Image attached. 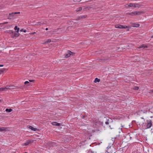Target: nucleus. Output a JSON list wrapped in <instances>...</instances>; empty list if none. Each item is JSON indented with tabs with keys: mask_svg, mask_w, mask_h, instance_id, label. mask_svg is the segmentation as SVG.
<instances>
[{
	"mask_svg": "<svg viewBox=\"0 0 153 153\" xmlns=\"http://www.w3.org/2000/svg\"><path fill=\"white\" fill-rule=\"evenodd\" d=\"M20 13V12H12L11 13H9L8 15L7 16V19L9 20H13L16 16L15 15V14Z\"/></svg>",
	"mask_w": 153,
	"mask_h": 153,
	"instance_id": "1",
	"label": "nucleus"
},
{
	"mask_svg": "<svg viewBox=\"0 0 153 153\" xmlns=\"http://www.w3.org/2000/svg\"><path fill=\"white\" fill-rule=\"evenodd\" d=\"M115 27L116 28H118L120 29L123 28H129V27L127 26H123L121 25H117L115 26Z\"/></svg>",
	"mask_w": 153,
	"mask_h": 153,
	"instance_id": "2",
	"label": "nucleus"
},
{
	"mask_svg": "<svg viewBox=\"0 0 153 153\" xmlns=\"http://www.w3.org/2000/svg\"><path fill=\"white\" fill-rule=\"evenodd\" d=\"M152 123L151 120H147V123H146L145 125L146 126V128H150L152 126Z\"/></svg>",
	"mask_w": 153,
	"mask_h": 153,
	"instance_id": "3",
	"label": "nucleus"
},
{
	"mask_svg": "<svg viewBox=\"0 0 153 153\" xmlns=\"http://www.w3.org/2000/svg\"><path fill=\"white\" fill-rule=\"evenodd\" d=\"M35 140H27L25 143H24L22 145L23 146H26L29 144H31L33 143L34 141Z\"/></svg>",
	"mask_w": 153,
	"mask_h": 153,
	"instance_id": "4",
	"label": "nucleus"
},
{
	"mask_svg": "<svg viewBox=\"0 0 153 153\" xmlns=\"http://www.w3.org/2000/svg\"><path fill=\"white\" fill-rule=\"evenodd\" d=\"M24 87L23 86H21L20 87L19 86H16L13 85H10V89H22L24 88Z\"/></svg>",
	"mask_w": 153,
	"mask_h": 153,
	"instance_id": "5",
	"label": "nucleus"
},
{
	"mask_svg": "<svg viewBox=\"0 0 153 153\" xmlns=\"http://www.w3.org/2000/svg\"><path fill=\"white\" fill-rule=\"evenodd\" d=\"M125 6L127 8L130 7H135V4L130 3L126 5Z\"/></svg>",
	"mask_w": 153,
	"mask_h": 153,
	"instance_id": "6",
	"label": "nucleus"
},
{
	"mask_svg": "<svg viewBox=\"0 0 153 153\" xmlns=\"http://www.w3.org/2000/svg\"><path fill=\"white\" fill-rule=\"evenodd\" d=\"M71 53H74V52H71L70 51H68L67 52V53L65 54V58H68L71 55Z\"/></svg>",
	"mask_w": 153,
	"mask_h": 153,
	"instance_id": "7",
	"label": "nucleus"
},
{
	"mask_svg": "<svg viewBox=\"0 0 153 153\" xmlns=\"http://www.w3.org/2000/svg\"><path fill=\"white\" fill-rule=\"evenodd\" d=\"M136 15L143 14L145 13L143 11H135Z\"/></svg>",
	"mask_w": 153,
	"mask_h": 153,
	"instance_id": "8",
	"label": "nucleus"
},
{
	"mask_svg": "<svg viewBox=\"0 0 153 153\" xmlns=\"http://www.w3.org/2000/svg\"><path fill=\"white\" fill-rule=\"evenodd\" d=\"M107 149H108V153H112L113 152H114L113 151H111L110 150V149H112V150H113V149H114V147L113 146H112V147H111V146H110V147H109V146L108 147H107Z\"/></svg>",
	"mask_w": 153,
	"mask_h": 153,
	"instance_id": "9",
	"label": "nucleus"
},
{
	"mask_svg": "<svg viewBox=\"0 0 153 153\" xmlns=\"http://www.w3.org/2000/svg\"><path fill=\"white\" fill-rule=\"evenodd\" d=\"M92 7L90 6H89L86 7H83V10L84 11H85L87 10H90L91 8Z\"/></svg>",
	"mask_w": 153,
	"mask_h": 153,
	"instance_id": "10",
	"label": "nucleus"
},
{
	"mask_svg": "<svg viewBox=\"0 0 153 153\" xmlns=\"http://www.w3.org/2000/svg\"><path fill=\"white\" fill-rule=\"evenodd\" d=\"M28 128L31 129L33 131H36L38 130L36 128H33V127H32L31 126H29Z\"/></svg>",
	"mask_w": 153,
	"mask_h": 153,
	"instance_id": "11",
	"label": "nucleus"
},
{
	"mask_svg": "<svg viewBox=\"0 0 153 153\" xmlns=\"http://www.w3.org/2000/svg\"><path fill=\"white\" fill-rule=\"evenodd\" d=\"M132 25V27H137L140 26V24H136L132 23H131Z\"/></svg>",
	"mask_w": 153,
	"mask_h": 153,
	"instance_id": "12",
	"label": "nucleus"
},
{
	"mask_svg": "<svg viewBox=\"0 0 153 153\" xmlns=\"http://www.w3.org/2000/svg\"><path fill=\"white\" fill-rule=\"evenodd\" d=\"M19 35H20V34H19V33L17 32H15L14 34V35L12 36L11 37H12V38H14V37H18L19 36Z\"/></svg>",
	"mask_w": 153,
	"mask_h": 153,
	"instance_id": "13",
	"label": "nucleus"
},
{
	"mask_svg": "<svg viewBox=\"0 0 153 153\" xmlns=\"http://www.w3.org/2000/svg\"><path fill=\"white\" fill-rule=\"evenodd\" d=\"M51 124L53 125L56 126H59L61 125L60 123H57L56 122H52Z\"/></svg>",
	"mask_w": 153,
	"mask_h": 153,
	"instance_id": "14",
	"label": "nucleus"
},
{
	"mask_svg": "<svg viewBox=\"0 0 153 153\" xmlns=\"http://www.w3.org/2000/svg\"><path fill=\"white\" fill-rule=\"evenodd\" d=\"M148 48V46L147 45H140V46H139L138 48Z\"/></svg>",
	"mask_w": 153,
	"mask_h": 153,
	"instance_id": "15",
	"label": "nucleus"
},
{
	"mask_svg": "<svg viewBox=\"0 0 153 153\" xmlns=\"http://www.w3.org/2000/svg\"><path fill=\"white\" fill-rule=\"evenodd\" d=\"M7 128L4 127L0 128V131H6Z\"/></svg>",
	"mask_w": 153,
	"mask_h": 153,
	"instance_id": "16",
	"label": "nucleus"
},
{
	"mask_svg": "<svg viewBox=\"0 0 153 153\" xmlns=\"http://www.w3.org/2000/svg\"><path fill=\"white\" fill-rule=\"evenodd\" d=\"M51 42V40L50 39H49L45 41V42L44 43V44H46V43H48Z\"/></svg>",
	"mask_w": 153,
	"mask_h": 153,
	"instance_id": "17",
	"label": "nucleus"
},
{
	"mask_svg": "<svg viewBox=\"0 0 153 153\" xmlns=\"http://www.w3.org/2000/svg\"><path fill=\"white\" fill-rule=\"evenodd\" d=\"M13 110L11 108L8 109L7 108L6 109L5 111L7 112H10L12 111Z\"/></svg>",
	"mask_w": 153,
	"mask_h": 153,
	"instance_id": "18",
	"label": "nucleus"
},
{
	"mask_svg": "<svg viewBox=\"0 0 153 153\" xmlns=\"http://www.w3.org/2000/svg\"><path fill=\"white\" fill-rule=\"evenodd\" d=\"M82 10V8L81 7H79L78 8H77L76 10V12H79V11H80Z\"/></svg>",
	"mask_w": 153,
	"mask_h": 153,
	"instance_id": "19",
	"label": "nucleus"
},
{
	"mask_svg": "<svg viewBox=\"0 0 153 153\" xmlns=\"http://www.w3.org/2000/svg\"><path fill=\"white\" fill-rule=\"evenodd\" d=\"M6 69L5 68H2L0 69V74L4 72V71L6 70Z\"/></svg>",
	"mask_w": 153,
	"mask_h": 153,
	"instance_id": "20",
	"label": "nucleus"
},
{
	"mask_svg": "<svg viewBox=\"0 0 153 153\" xmlns=\"http://www.w3.org/2000/svg\"><path fill=\"white\" fill-rule=\"evenodd\" d=\"M100 81V79H98L97 78H96L95 79V80L94 81V82H99Z\"/></svg>",
	"mask_w": 153,
	"mask_h": 153,
	"instance_id": "21",
	"label": "nucleus"
},
{
	"mask_svg": "<svg viewBox=\"0 0 153 153\" xmlns=\"http://www.w3.org/2000/svg\"><path fill=\"white\" fill-rule=\"evenodd\" d=\"M4 88L5 89V91H6L7 89H10V85L6 86Z\"/></svg>",
	"mask_w": 153,
	"mask_h": 153,
	"instance_id": "22",
	"label": "nucleus"
},
{
	"mask_svg": "<svg viewBox=\"0 0 153 153\" xmlns=\"http://www.w3.org/2000/svg\"><path fill=\"white\" fill-rule=\"evenodd\" d=\"M141 5L138 4H135V7H137V8H139L140 7Z\"/></svg>",
	"mask_w": 153,
	"mask_h": 153,
	"instance_id": "23",
	"label": "nucleus"
},
{
	"mask_svg": "<svg viewBox=\"0 0 153 153\" xmlns=\"http://www.w3.org/2000/svg\"><path fill=\"white\" fill-rule=\"evenodd\" d=\"M87 17V15H84V16H81L79 18H80L81 19H83V18L84 19V18H86Z\"/></svg>",
	"mask_w": 153,
	"mask_h": 153,
	"instance_id": "24",
	"label": "nucleus"
},
{
	"mask_svg": "<svg viewBox=\"0 0 153 153\" xmlns=\"http://www.w3.org/2000/svg\"><path fill=\"white\" fill-rule=\"evenodd\" d=\"M82 0H73V1L74 2H79L80 1Z\"/></svg>",
	"mask_w": 153,
	"mask_h": 153,
	"instance_id": "25",
	"label": "nucleus"
},
{
	"mask_svg": "<svg viewBox=\"0 0 153 153\" xmlns=\"http://www.w3.org/2000/svg\"><path fill=\"white\" fill-rule=\"evenodd\" d=\"M139 89V87L137 86H135L133 88V89L134 90H138Z\"/></svg>",
	"mask_w": 153,
	"mask_h": 153,
	"instance_id": "26",
	"label": "nucleus"
},
{
	"mask_svg": "<svg viewBox=\"0 0 153 153\" xmlns=\"http://www.w3.org/2000/svg\"><path fill=\"white\" fill-rule=\"evenodd\" d=\"M126 14L128 15H131V16H133L132 12H131V13H127Z\"/></svg>",
	"mask_w": 153,
	"mask_h": 153,
	"instance_id": "27",
	"label": "nucleus"
},
{
	"mask_svg": "<svg viewBox=\"0 0 153 153\" xmlns=\"http://www.w3.org/2000/svg\"><path fill=\"white\" fill-rule=\"evenodd\" d=\"M5 91V89L4 88H0V91Z\"/></svg>",
	"mask_w": 153,
	"mask_h": 153,
	"instance_id": "28",
	"label": "nucleus"
},
{
	"mask_svg": "<svg viewBox=\"0 0 153 153\" xmlns=\"http://www.w3.org/2000/svg\"><path fill=\"white\" fill-rule=\"evenodd\" d=\"M20 31L21 32H24L25 33L27 31L26 30H24V29H22L20 30Z\"/></svg>",
	"mask_w": 153,
	"mask_h": 153,
	"instance_id": "29",
	"label": "nucleus"
},
{
	"mask_svg": "<svg viewBox=\"0 0 153 153\" xmlns=\"http://www.w3.org/2000/svg\"><path fill=\"white\" fill-rule=\"evenodd\" d=\"M64 28H65V27H62V28L61 29H62V30H61L62 31L64 32H65L66 31V30L64 29Z\"/></svg>",
	"mask_w": 153,
	"mask_h": 153,
	"instance_id": "30",
	"label": "nucleus"
},
{
	"mask_svg": "<svg viewBox=\"0 0 153 153\" xmlns=\"http://www.w3.org/2000/svg\"><path fill=\"white\" fill-rule=\"evenodd\" d=\"M8 22H3V23H0V25H1V24H7V23H8Z\"/></svg>",
	"mask_w": 153,
	"mask_h": 153,
	"instance_id": "31",
	"label": "nucleus"
},
{
	"mask_svg": "<svg viewBox=\"0 0 153 153\" xmlns=\"http://www.w3.org/2000/svg\"><path fill=\"white\" fill-rule=\"evenodd\" d=\"M18 27H17V26H15L14 28V29L15 30H16L18 28Z\"/></svg>",
	"mask_w": 153,
	"mask_h": 153,
	"instance_id": "32",
	"label": "nucleus"
},
{
	"mask_svg": "<svg viewBox=\"0 0 153 153\" xmlns=\"http://www.w3.org/2000/svg\"><path fill=\"white\" fill-rule=\"evenodd\" d=\"M35 33H36L35 32H33L32 33H30L29 34L30 35H33V34H35Z\"/></svg>",
	"mask_w": 153,
	"mask_h": 153,
	"instance_id": "33",
	"label": "nucleus"
},
{
	"mask_svg": "<svg viewBox=\"0 0 153 153\" xmlns=\"http://www.w3.org/2000/svg\"><path fill=\"white\" fill-rule=\"evenodd\" d=\"M29 81L30 82H34V80H29Z\"/></svg>",
	"mask_w": 153,
	"mask_h": 153,
	"instance_id": "34",
	"label": "nucleus"
},
{
	"mask_svg": "<svg viewBox=\"0 0 153 153\" xmlns=\"http://www.w3.org/2000/svg\"><path fill=\"white\" fill-rule=\"evenodd\" d=\"M29 83V82L28 81H26L24 83L26 84H27Z\"/></svg>",
	"mask_w": 153,
	"mask_h": 153,
	"instance_id": "35",
	"label": "nucleus"
},
{
	"mask_svg": "<svg viewBox=\"0 0 153 153\" xmlns=\"http://www.w3.org/2000/svg\"><path fill=\"white\" fill-rule=\"evenodd\" d=\"M132 13H133V16H134V15H136V11L132 12Z\"/></svg>",
	"mask_w": 153,
	"mask_h": 153,
	"instance_id": "36",
	"label": "nucleus"
},
{
	"mask_svg": "<svg viewBox=\"0 0 153 153\" xmlns=\"http://www.w3.org/2000/svg\"><path fill=\"white\" fill-rule=\"evenodd\" d=\"M70 28H71V27H68L67 28H65V29H66V30H69V29H70Z\"/></svg>",
	"mask_w": 153,
	"mask_h": 153,
	"instance_id": "37",
	"label": "nucleus"
},
{
	"mask_svg": "<svg viewBox=\"0 0 153 153\" xmlns=\"http://www.w3.org/2000/svg\"><path fill=\"white\" fill-rule=\"evenodd\" d=\"M149 93H153V90H150L149 91Z\"/></svg>",
	"mask_w": 153,
	"mask_h": 153,
	"instance_id": "38",
	"label": "nucleus"
},
{
	"mask_svg": "<svg viewBox=\"0 0 153 153\" xmlns=\"http://www.w3.org/2000/svg\"><path fill=\"white\" fill-rule=\"evenodd\" d=\"M17 30V31H16V32H19V27L16 30Z\"/></svg>",
	"mask_w": 153,
	"mask_h": 153,
	"instance_id": "39",
	"label": "nucleus"
},
{
	"mask_svg": "<svg viewBox=\"0 0 153 153\" xmlns=\"http://www.w3.org/2000/svg\"><path fill=\"white\" fill-rule=\"evenodd\" d=\"M115 139V138H112V141H113L112 144H113V143H114V141Z\"/></svg>",
	"mask_w": 153,
	"mask_h": 153,
	"instance_id": "40",
	"label": "nucleus"
},
{
	"mask_svg": "<svg viewBox=\"0 0 153 153\" xmlns=\"http://www.w3.org/2000/svg\"><path fill=\"white\" fill-rule=\"evenodd\" d=\"M105 123L106 124V125H108L109 124V123L108 122V121H106L105 122Z\"/></svg>",
	"mask_w": 153,
	"mask_h": 153,
	"instance_id": "41",
	"label": "nucleus"
},
{
	"mask_svg": "<svg viewBox=\"0 0 153 153\" xmlns=\"http://www.w3.org/2000/svg\"><path fill=\"white\" fill-rule=\"evenodd\" d=\"M41 23L40 22H38L37 23V25H41Z\"/></svg>",
	"mask_w": 153,
	"mask_h": 153,
	"instance_id": "42",
	"label": "nucleus"
},
{
	"mask_svg": "<svg viewBox=\"0 0 153 153\" xmlns=\"http://www.w3.org/2000/svg\"><path fill=\"white\" fill-rule=\"evenodd\" d=\"M4 65H0V67H3Z\"/></svg>",
	"mask_w": 153,
	"mask_h": 153,
	"instance_id": "43",
	"label": "nucleus"
},
{
	"mask_svg": "<svg viewBox=\"0 0 153 153\" xmlns=\"http://www.w3.org/2000/svg\"><path fill=\"white\" fill-rule=\"evenodd\" d=\"M71 53V55H74L75 54V53Z\"/></svg>",
	"mask_w": 153,
	"mask_h": 153,
	"instance_id": "44",
	"label": "nucleus"
},
{
	"mask_svg": "<svg viewBox=\"0 0 153 153\" xmlns=\"http://www.w3.org/2000/svg\"><path fill=\"white\" fill-rule=\"evenodd\" d=\"M48 30V28H46L45 29V30Z\"/></svg>",
	"mask_w": 153,
	"mask_h": 153,
	"instance_id": "45",
	"label": "nucleus"
},
{
	"mask_svg": "<svg viewBox=\"0 0 153 153\" xmlns=\"http://www.w3.org/2000/svg\"><path fill=\"white\" fill-rule=\"evenodd\" d=\"M11 31L12 33H13V31Z\"/></svg>",
	"mask_w": 153,
	"mask_h": 153,
	"instance_id": "46",
	"label": "nucleus"
},
{
	"mask_svg": "<svg viewBox=\"0 0 153 153\" xmlns=\"http://www.w3.org/2000/svg\"><path fill=\"white\" fill-rule=\"evenodd\" d=\"M1 100H0V102H1Z\"/></svg>",
	"mask_w": 153,
	"mask_h": 153,
	"instance_id": "47",
	"label": "nucleus"
},
{
	"mask_svg": "<svg viewBox=\"0 0 153 153\" xmlns=\"http://www.w3.org/2000/svg\"><path fill=\"white\" fill-rule=\"evenodd\" d=\"M152 38H153V36H152V37H151Z\"/></svg>",
	"mask_w": 153,
	"mask_h": 153,
	"instance_id": "48",
	"label": "nucleus"
},
{
	"mask_svg": "<svg viewBox=\"0 0 153 153\" xmlns=\"http://www.w3.org/2000/svg\"><path fill=\"white\" fill-rule=\"evenodd\" d=\"M96 121V123L97 122V121Z\"/></svg>",
	"mask_w": 153,
	"mask_h": 153,
	"instance_id": "49",
	"label": "nucleus"
},
{
	"mask_svg": "<svg viewBox=\"0 0 153 153\" xmlns=\"http://www.w3.org/2000/svg\"><path fill=\"white\" fill-rule=\"evenodd\" d=\"M127 30V31H129V29H128Z\"/></svg>",
	"mask_w": 153,
	"mask_h": 153,
	"instance_id": "50",
	"label": "nucleus"
},
{
	"mask_svg": "<svg viewBox=\"0 0 153 153\" xmlns=\"http://www.w3.org/2000/svg\"><path fill=\"white\" fill-rule=\"evenodd\" d=\"M25 153H28L27 152H25Z\"/></svg>",
	"mask_w": 153,
	"mask_h": 153,
	"instance_id": "51",
	"label": "nucleus"
},
{
	"mask_svg": "<svg viewBox=\"0 0 153 153\" xmlns=\"http://www.w3.org/2000/svg\"><path fill=\"white\" fill-rule=\"evenodd\" d=\"M1 9V7H0V9Z\"/></svg>",
	"mask_w": 153,
	"mask_h": 153,
	"instance_id": "52",
	"label": "nucleus"
},
{
	"mask_svg": "<svg viewBox=\"0 0 153 153\" xmlns=\"http://www.w3.org/2000/svg\"><path fill=\"white\" fill-rule=\"evenodd\" d=\"M0 153H1L0 152Z\"/></svg>",
	"mask_w": 153,
	"mask_h": 153,
	"instance_id": "53",
	"label": "nucleus"
}]
</instances>
